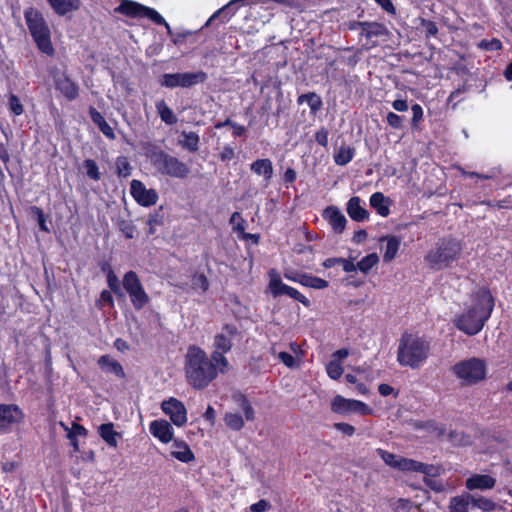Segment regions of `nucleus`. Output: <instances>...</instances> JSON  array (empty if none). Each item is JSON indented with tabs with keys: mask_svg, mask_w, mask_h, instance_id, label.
Instances as JSON below:
<instances>
[{
	"mask_svg": "<svg viewBox=\"0 0 512 512\" xmlns=\"http://www.w3.org/2000/svg\"><path fill=\"white\" fill-rule=\"evenodd\" d=\"M184 371L188 384L196 390L207 388L220 373L218 363L197 345L188 346L184 357Z\"/></svg>",
	"mask_w": 512,
	"mask_h": 512,
	"instance_id": "1",
	"label": "nucleus"
},
{
	"mask_svg": "<svg viewBox=\"0 0 512 512\" xmlns=\"http://www.w3.org/2000/svg\"><path fill=\"white\" fill-rule=\"evenodd\" d=\"M494 305V297L489 288H478L472 306L454 319L455 327L469 336L478 334L490 318Z\"/></svg>",
	"mask_w": 512,
	"mask_h": 512,
	"instance_id": "2",
	"label": "nucleus"
},
{
	"mask_svg": "<svg viewBox=\"0 0 512 512\" xmlns=\"http://www.w3.org/2000/svg\"><path fill=\"white\" fill-rule=\"evenodd\" d=\"M430 350L427 338L404 332L399 340L397 361L401 366L417 369L427 360Z\"/></svg>",
	"mask_w": 512,
	"mask_h": 512,
	"instance_id": "3",
	"label": "nucleus"
},
{
	"mask_svg": "<svg viewBox=\"0 0 512 512\" xmlns=\"http://www.w3.org/2000/svg\"><path fill=\"white\" fill-rule=\"evenodd\" d=\"M24 20L37 49L47 56H53L52 33L43 12L33 6L27 7L24 9Z\"/></svg>",
	"mask_w": 512,
	"mask_h": 512,
	"instance_id": "4",
	"label": "nucleus"
},
{
	"mask_svg": "<svg viewBox=\"0 0 512 512\" xmlns=\"http://www.w3.org/2000/svg\"><path fill=\"white\" fill-rule=\"evenodd\" d=\"M146 154L153 167L163 176L185 179L190 173V168L186 163L156 145H150Z\"/></svg>",
	"mask_w": 512,
	"mask_h": 512,
	"instance_id": "5",
	"label": "nucleus"
},
{
	"mask_svg": "<svg viewBox=\"0 0 512 512\" xmlns=\"http://www.w3.org/2000/svg\"><path fill=\"white\" fill-rule=\"evenodd\" d=\"M462 250L461 243L452 237L442 238L435 249L425 256V261L431 269L441 270L454 262Z\"/></svg>",
	"mask_w": 512,
	"mask_h": 512,
	"instance_id": "6",
	"label": "nucleus"
},
{
	"mask_svg": "<svg viewBox=\"0 0 512 512\" xmlns=\"http://www.w3.org/2000/svg\"><path fill=\"white\" fill-rule=\"evenodd\" d=\"M238 334V329L234 324L223 325L221 332L214 336L211 358L218 363L220 373L224 374L229 369V361L225 354L229 353L233 347V338Z\"/></svg>",
	"mask_w": 512,
	"mask_h": 512,
	"instance_id": "7",
	"label": "nucleus"
},
{
	"mask_svg": "<svg viewBox=\"0 0 512 512\" xmlns=\"http://www.w3.org/2000/svg\"><path fill=\"white\" fill-rule=\"evenodd\" d=\"M453 374L465 385H474L486 377V364L479 358L461 360L451 367Z\"/></svg>",
	"mask_w": 512,
	"mask_h": 512,
	"instance_id": "8",
	"label": "nucleus"
},
{
	"mask_svg": "<svg viewBox=\"0 0 512 512\" xmlns=\"http://www.w3.org/2000/svg\"><path fill=\"white\" fill-rule=\"evenodd\" d=\"M122 285L129 295L131 304L135 310L139 311L143 309L150 302V297L135 271L130 270L124 274Z\"/></svg>",
	"mask_w": 512,
	"mask_h": 512,
	"instance_id": "9",
	"label": "nucleus"
},
{
	"mask_svg": "<svg viewBox=\"0 0 512 512\" xmlns=\"http://www.w3.org/2000/svg\"><path fill=\"white\" fill-rule=\"evenodd\" d=\"M207 73L199 70L196 72L165 73L161 76L159 83L162 87L174 89L177 87L190 88L207 81Z\"/></svg>",
	"mask_w": 512,
	"mask_h": 512,
	"instance_id": "10",
	"label": "nucleus"
},
{
	"mask_svg": "<svg viewBox=\"0 0 512 512\" xmlns=\"http://www.w3.org/2000/svg\"><path fill=\"white\" fill-rule=\"evenodd\" d=\"M24 418L25 414L17 404L0 403V436L11 433Z\"/></svg>",
	"mask_w": 512,
	"mask_h": 512,
	"instance_id": "11",
	"label": "nucleus"
},
{
	"mask_svg": "<svg viewBox=\"0 0 512 512\" xmlns=\"http://www.w3.org/2000/svg\"><path fill=\"white\" fill-rule=\"evenodd\" d=\"M269 275H270L269 289H270V292L272 293L273 297L276 298L281 295H287L290 298L300 302L305 307H307V308L310 307V305H311L310 300L305 295H303L301 292H299L296 288L283 283L280 275L275 270H271Z\"/></svg>",
	"mask_w": 512,
	"mask_h": 512,
	"instance_id": "12",
	"label": "nucleus"
},
{
	"mask_svg": "<svg viewBox=\"0 0 512 512\" xmlns=\"http://www.w3.org/2000/svg\"><path fill=\"white\" fill-rule=\"evenodd\" d=\"M269 275H270L269 289H270V292L272 293L273 297L276 298L281 295H287L290 298L300 302L305 307H307V308L310 307V305H311L310 300L305 295H303L301 292H299L296 288L283 283L280 275L275 270H271Z\"/></svg>",
	"mask_w": 512,
	"mask_h": 512,
	"instance_id": "13",
	"label": "nucleus"
},
{
	"mask_svg": "<svg viewBox=\"0 0 512 512\" xmlns=\"http://www.w3.org/2000/svg\"><path fill=\"white\" fill-rule=\"evenodd\" d=\"M390 34L389 29L384 23L368 21L364 31L360 32L359 36L366 39L364 48L370 50L378 47L381 42L388 41Z\"/></svg>",
	"mask_w": 512,
	"mask_h": 512,
	"instance_id": "14",
	"label": "nucleus"
},
{
	"mask_svg": "<svg viewBox=\"0 0 512 512\" xmlns=\"http://www.w3.org/2000/svg\"><path fill=\"white\" fill-rule=\"evenodd\" d=\"M54 87L68 101H74L79 97V86L65 71L55 68L50 71Z\"/></svg>",
	"mask_w": 512,
	"mask_h": 512,
	"instance_id": "15",
	"label": "nucleus"
},
{
	"mask_svg": "<svg viewBox=\"0 0 512 512\" xmlns=\"http://www.w3.org/2000/svg\"><path fill=\"white\" fill-rule=\"evenodd\" d=\"M162 411L169 416L171 422L177 427H182L187 422V410L185 405L175 397H170L161 403Z\"/></svg>",
	"mask_w": 512,
	"mask_h": 512,
	"instance_id": "16",
	"label": "nucleus"
},
{
	"mask_svg": "<svg viewBox=\"0 0 512 512\" xmlns=\"http://www.w3.org/2000/svg\"><path fill=\"white\" fill-rule=\"evenodd\" d=\"M130 193L133 199L143 207L156 204L158 194L155 189H147L142 181L133 179L130 183Z\"/></svg>",
	"mask_w": 512,
	"mask_h": 512,
	"instance_id": "17",
	"label": "nucleus"
},
{
	"mask_svg": "<svg viewBox=\"0 0 512 512\" xmlns=\"http://www.w3.org/2000/svg\"><path fill=\"white\" fill-rule=\"evenodd\" d=\"M380 249L383 251V262L390 263L396 257L401 247V237L383 235L379 238Z\"/></svg>",
	"mask_w": 512,
	"mask_h": 512,
	"instance_id": "18",
	"label": "nucleus"
},
{
	"mask_svg": "<svg viewBox=\"0 0 512 512\" xmlns=\"http://www.w3.org/2000/svg\"><path fill=\"white\" fill-rule=\"evenodd\" d=\"M150 433L162 443H169L173 440L174 430L171 424L164 419L154 420L149 426Z\"/></svg>",
	"mask_w": 512,
	"mask_h": 512,
	"instance_id": "19",
	"label": "nucleus"
},
{
	"mask_svg": "<svg viewBox=\"0 0 512 512\" xmlns=\"http://www.w3.org/2000/svg\"><path fill=\"white\" fill-rule=\"evenodd\" d=\"M98 367L107 374H113L117 378L124 379L126 377L125 371L121 363L113 359L110 355L105 354L98 358Z\"/></svg>",
	"mask_w": 512,
	"mask_h": 512,
	"instance_id": "20",
	"label": "nucleus"
},
{
	"mask_svg": "<svg viewBox=\"0 0 512 512\" xmlns=\"http://www.w3.org/2000/svg\"><path fill=\"white\" fill-rule=\"evenodd\" d=\"M323 217L329 222L335 233H342L347 220L344 214L335 206H329L324 210Z\"/></svg>",
	"mask_w": 512,
	"mask_h": 512,
	"instance_id": "21",
	"label": "nucleus"
},
{
	"mask_svg": "<svg viewBox=\"0 0 512 512\" xmlns=\"http://www.w3.org/2000/svg\"><path fill=\"white\" fill-rule=\"evenodd\" d=\"M496 479L488 474H474L465 481V487L470 490H489L495 487Z\"/></svg>",
	"mask_w": 512,
	"mask_h": 512,
	"instance_id": "22",
	"label": "nucleus"
},
{
	"mask_svg": "<svg viewBox=\"0 0 512 512\" xmlns=\"http://www.w3.org/2000/svg\"><path fill=\"white\" fill-rule=\"evenodd\" d=\"M52 11L60 17L78 11L81 7V0H47Z\"/></svg>",
	"mask_w": 512,
	"mask_h": 512,
	"instance_id": "23",
	"label": "nucleus"
},
{
	"mask_svg": "<svg viewBox=\"0 0 512 512\" xmlns=\"http://www.w3.org/2000/svg\"><path fill=\"white\" fill-rule=\"evenodd\" d=\"M432 466L425 463L399 456L395 469L402 472H421L430 475Z\"/></svg>",
	"mask_w": 512,
	"mask_h": 512,
	"instance_id": "24",
	"label": "nucleus"
},
{
	"mask_svg": "<svg viewBox=\"0 0 512 512\" xmlns=\"http://www.w3.org/2000/svg\"><path fill=\"white\" fill-rule=\"evenodd\" d=\"M346 210L353 221L363 222L369 218V212L361 205V199L358 196L349 199Z\"/></svg>",
	"mask_w": 512,
	"mask_h": 512,
	"instance_id": "25",
	"label": "nucleus"
},
{
	"mask_svg": "<svg viewBox=\"0 0 512 512\" xmlns=\"http://www.w3.org/2000/svg\"><path fill=\"white\" fill-rule=\"evenodd\" d=\"M250 169L258 176H262L266 184H269L273 177V164L269 158L257 159L251 163Z\"/></svg>",
	"mask_w": 512,
	"mask_h": 512,
	"instance_id": "26",
	"label": "nucleus"
},
{
	"mask_svg": "<svg viewBox=\"0 0 512 512\" xmlns=\"http://www.w3.org/2000/svg\"><path fill=\"white\" fill-rule=\"evenodd\" d=\"M89 116L92 122L109 140H115L116 135L113 128L107 123L104 116L93 106L89 107Z\"/></svg>",
	"mask_w": 512,
	"mask_h": 512,
	"instance_id": "27",
	"label": "nucleus"
},
{
	"mask_svg": "<svg viewBox=\"0 0 512 512\" xmlns=\"http://www.w3.org/2000/svg\"><path fill=\"white\" fill-rule=\"evenodd\" d=\"M173 447L175 450L171 451V456L178 461L183 463H190L195 460L194 453L185 441L174 439Z\"/></svg>",
	"mask_w": 512,
	"mask_h": 512,
	"instance_id": "28",
	"label": "nucleus"
},
{
	"mask_svg": "<svg viewBox=\"0 0 512 512\" xmlns=\"http://www.w3.org/2000/svg\"><path fill=\"white\" fill-rule=\"evenodd\" d=\"M144 7L145 5L132 0H122L115 12L131 18H142Z\"/></svg>",
	"mask_w": 512,
	"mask_h": 512,
	"instance_id": "29",
	"label": "nucleus"
},
{
	"mask_svg": "<svg viewBox=\"0 0 512 512\" xmlns=\"http://www.w3.org/2000/svg\"><path fill=\"white\" fill-rule=\"evenodd\" d=\"M98 434L109 447H118V438L121 437V434L114 429L113 423L109 422L101 424L98 427Z\"/></svg>",
	"mask_w": 512,
	"mask_h": 512,
	"instance_id": "30",
	"label": "nucleus"
},
{
	"mask_svg": "<svg viewBox=\"0 0 512 512\" xmlns=\"http://www.w3.org/2000/svg\"><path fill=\"white\" fill-rule=\"evenodd\" d=\"M303 103L308 104L310 108V114L312 116H316L323 106L322 98L316 92H308L299 95L297 97V104L301 105Z\"/></svg>",
	"mask_w": 512,
	"mask_h": 512,
	"instance_id": "31",
	"label": "nucleus"
},
{
	"mask_svg": "<svg viewBox=\"0 0 512 512\" xmlns=\"http://www.w3.org/2000/svg\"><path fill=\"white\" fill-rule=\"evenodd\" d=\"M390 204V199L381 192H375L370 196L371 207L382 217H387L390 214Z\"/></svg>",
	"mask_w": 512,
	"mask_h": 512,
	"instance_id": "32",
	"label": "nucleus"
},
{
	"mask_svg": "<svg viewBox=\"0 0 512 512\" xmlns=\"http://www.w3.org/2000/svg\"><path fill=\"white\" fill-rule=\"evenodd\" d=\"M470 503H472V495L470 493L454 496L449 502V512H468Z\"/></svg>",
	"mask_w": 512,
	"mask_h": 512,
	"instance_id": "33",
	"label": "nucleus"
},
{
	"mask_svg": "<svg viewBox=\"0 0 512 512\" xmlns=\"http://www.w3.org/2000/svg\"><path fill=\"white\" fill-rule=\"evenodd\" d=\"M357 400L346 399L340 395L333 398L331 403V409L335 413L343 414L347 412H354Z\"/></svg>",
	"mask_w": 512,
	"mask_h": 512,
	"instance_id": "34",
	"label": "nucleus"
},
{
	"mask_svg": "<svg viewBox=\"0 0 512 512\" xmlns=\"http://www.w3.org/2000/svg\"><path fill=\"white\" fill-rule=\"evenodd\" d=\"M355 156V148L350 147L348 145H341L337 151L334 153V162L339 166H345L349 162L352 161V159Z\"/></svg>",
	"mask_w": 512,
	"mask_h": 512,
	"instance_id": "35",
	"label": "nucleus"
},
{
	"mask_svg": "<svg viewBox=\"0 0 512 512\" xmlns=\"http://www.w3.org/2000/svg\"><path fill=\"white\" fill-rule=\"evenodd\" d=\"M157 113L160 119L167 125H174L177 123L178 119L170 107L166 104V102L161 99L155 104Z\"/></svg>",
	"mask_w": 512,
	"mask_h": 512,
	"instance_id": "36",
	"label": "nucleus"
},
{
	"mask_svg": "<svg viewBox=\"0 0 512 512\" xmlns=\"http://www.w3.org/2000/svg\"><path fill=\"white\" fill-rule=\"evenodd\" d=\"M181 136L183 139L179 140V145L191 153H195L199 149L200 138L196 132L183 131Z\"/></svg>",
	"mask_w": 512,
	"mask_h": 512,
	"instance_id": "37",
	"label": "nucleus"
},
{
	"mask_svg": "<svg viewBox=\"0 0 512 512\" xmlns=\"http://www.w3.org/2000/svg\"><path fill=\"white\" fill-rule=\"evenodd\" d=\"M299 284L314 289H325L329 286L327 280L306 273L300 275Z\"/></svg>",
	"mask_w": 512,
	"mask_h": 512,
	"instance_id": "38",
	"label": "nucleus"
},
{
	"mask_svg": "<svg viewBox=\"0 0 512 512\" xmlns=\"http://www.w3.org/2000/svg\"><path fill=\"white\" fill-rule=\"evenodd\" d=\"M142 17H146L153 21L157 25L165 26L167 30V34L173 36L172 29L167 21L160 15L155 9L145 6L143 10Z\"/></svg>",
	"mask_w": 512,
	"mask_h": 512,
	"instance_id": "39",
	"label": "nucleus"
},
{
	"mask_svg": "<svg viewBox=\"0 0 512 512\" xmlns=\"http://www.w3.org/2000/svg\"><path fill=\"white\" fill-rule=\"evenodd\" d=\"M101 270L107 271V284L110 290L116 295H122L119 279L117 275L114 273V271L111 269L110 265L108 263H104L101 266Z\"/></svg>",
	"mask_w": 512,
	"mask_h": 512,
	"instance_id": "40",
	"label": "nucleus"
},
{
	"mask_svg": "<svg viewBox=\"0 0 512 512\" xmlns=\"http://www.w3.org/2000/svg\"><path fill=\"white\" fill-rule=\"evenodd\" d=\"M224 421L226 426L233 431H240L245 425L244 419L239 413H226Z\"/></svg>",
	"mask_w": 512,
	"mask_h": 512,
	"instance_id": "41",
	"label": "nucleus"
},
{
	"mask_svg": "<svg viewBox=\"0 0 512 512\" xmlns=\"http://www.w3.org/2000/svg\"><path fill=\"white\" fill-rule=\"evenodd\" d=\"M116 174L119 178H128L131 175L132 167L126 156H119L115 161Z\"/></svg>",
	"mask_w": 512,
	"mask_h": 512,
	"instance_id": "42",
	"label": "nucleus"
},
{
	"mask_svg": "<svg viewBox=\"0 0 512 512\" xmlns=\"http://www.w3.org/2000/svg\"><path fill=\"white\" fill-rule=\"evenodd\" d=\"M378 262V255L376 253H370L357 263V269H359L362 273L367 274Z\"/></svg>",
	"mask_w": 512,
	"mask_h": 512,
	"instance_id": "43",
	"label": "nucleus"
},
{
	"mask_svg": "<svg viewBox=\"0 0 512 512\" xmlns=\"http://www.w3.org/2000/svg\"><path fill=\"white\" fill-rule=\"evenodd\" d=\"M448 439L456 446H467L471 444L470 436L462 431L451 430L448 434Z\"/></svg>",
	"mask_w": 512,
	"mask_h": 512,
	"instance_id": "44",
	"label": "nucleus"
},
{
	"mask_svg": "<svg viewBox=\"0 0 512 512\" xmlns=\"http://www.w3.org/2000/svg\"><path fill=\"white\" fill-rule=\"evenodd\" d=\"M192 289L199 290L202 293H205L209 290V281L207 276L204 273H195L192 275Z\"/></svg>",
	"mask_w": 512,
	"mask_h": 512,
	"instance_id": "45",
	"label": "nucleus"
},
{
	"mask_svg": "<svg viewBox=\"0 0 512 512\" xmlns=\"http://www.w3.org/2000/svg\"><path fill=\"white\" fill-rule=\"evenodd\" d=\"M237 402L244 412L245 419L247 421H253L255 419V411L247 396L240 394L237 398Z\"/></svg>",
	"mask_w": 512,
	"mask_h": 512,
	"instance_id": "46",
	"label": "nucleus"
},
{
	"mask_svg": "<svg viewBox=\"0 0 512 512\" xmlns=\"http://www.w3.org/2000/svg\"><path fill=\"white\" fill-rule=\"evenodd\" d=\"M83 167L86 171V175L94 181H99L101 179V173L99 171V167L95 160L93 159H85L83 162Z\"/></svg>",
	"mask_w": 512,
	"mask_h": 512,
	"instance_id": "47",
	"label": "nucleus"
},
{
	"mask_svg": "<svg viewBox=\"0 0 512 512\" xmlns=\"http://www.w3.org/2000/svg\"><path fill=\"white\" fill-rule=\"evenodd\" d=\"M30 211L33 217L37 220L40 230L49 233L50 229L47 225L46 215L42 208L38 206H31Z\"/></svg>",
	"mask_w": 512,
	"mask_h": 512,
	"instance_id": "48",
	"label": "nucleus"
},
{
	"mask_svg": "<svg viewBox=\"0 0 512 512\" xmlns=\"http://www.w3.org/2000/svg\"><path fill=\"white\" fill-rule=\"evenodd\" d=\"M472 504L483 512H491L496 509V503L484 496H479L477 498L472 496Z\"/></svg>",
	"mask_w": 512,
	"mask_h": 512,
	"instance_id": "49",
	"label": "nucleus"
},
{
	"mask_svg": "<svg viewBox=\"0 0 512 512\" xmlns=\"http://www.w3.org/2000/svg\"><path fill=\"white\" fill-rule=\"evenodd\" d=\"M162 207L159 208V210L154 211V213H151L149 215L147 224L149 225V233L154 234L155 233V226H162L164 224V216L161 213Z\"/></svg>",
	"mask_w": 512,
	"mask_h": 512,
	"instance_id": "50",
	"label": "nucleus"
},
{
	"mask_svg": "<svg viewBox=\"0 0 512 512\" xmlns=\"http://www.w3.org/2000/svg\"><path fill=\"white\" fill-rule=\"evenodd\" d=\"M328 376L333 380H338L343 374V367L337 360H332L326 365Z\"/></svg>",
	"mask_w": 512,
	"mask_h": 512,
	"instance_id": "51",
	"label": "nucleus"
},
{
	"mask_svg": "<svg viewBox=\"0 0 512 512\" xmlns=\"http://www.w3.org/2000/svg\"><path fill=\"white\" fill-rule=\"evenodd\" d=\"M8 107L10 112L15 116H20L24 113V107L20 102V99L15 94H10L8 98Z\"/></svg>",
	"mask_w": 512,
	"mask_h": 512,
	"instance_id": "52",
	"label": "nucleus"
},
{
	"mask_svg": "<svg viewBox=\"0 0 512 512\" xmlns=\"http://www.w3.org/2000/svg\"><path fill=\"white\" fill-rule=\"evenodd\" d=\"M421 26L424 30V35L426 39L435 37L438 34V26L436 22L432 20L421 19Z\"/></svg>",
	"mask_w": 512,
	"mask_h": 512,
	"instance_id": "53",
	"label": "nucleus"
},
{
	"mask_svg": "<svg viewBox=\"0 0 512 512\" xmlns=\"http://www.w3.org/2000/svg\"><path fill=\"white\" fill-rule=\"evenodd\" d=\"M478 47L486 51H498L502 49L503 45L499 39L493 38L491 40H481Z\"/></svg>",
	"mask_w": 512,
	"mask_h": 512,
	"instance_id": "54",
	"label": "nucleus"
},
{
	"mask_svg": "<svg viewBox=\"0 0 512 512\" xmlns=\"http://www.w3.org/2000/svg\"><path fill=\"white\" fill-rule=\"evenodd\" d=\"M377 454L380 456V458L390 467L395 468L396 463L398 461L399 456L388 452L387 450H384L382 448L376 449Z\"/></svg>",
	"mask_w": 512,
	"mask_h": 512,
	"instance_id": "55",
	"label": "nucleus"
},
{
	"mask_svg": "<svg viewBox=\"0 0 512 512\" xmlns=\"http://www.w3.org/2000/svg\"><path fill=\"white\" fill-rule=\"evenodd\" d=\"M412 120L411 125L413 128L418 127V124L423 120V108L420 104L415 103L411 106Z\"/></svg>",
	"mask_w": 512,
	"mask_h": 512,
	"instance_id": "56",
	"label": "nucleus"
},
{
	"mask_svg": "<svg viewBox=\"0 0 512 512\" xmlns=\"http://www.w3.org/2000/svg\"><path fill=\"white\" fill-rule=\"evenodd\" d=\"M342 50L344 51H352L354 52L353 55L351 56H348L344 59L345 63L351 67V68H354L358 62L360 61V53H361V49H356L355 47L353 46H350V47H345L343 48Z\"/></svg>",
	"mask_w": 512,
	"mask_h": 512,
	"instance_id": "57",
	"label": "nucleus"
},
{
	"mask_svg": "<svg viewBox=\"0 0 512 512\" xmlns=\"http://www.w3.org/2000/svg\"><path fill=\"white\" fill-rule=\"evenodd\" d=\"M386 122L393 129L398 130L403 128V117L394 112L387 113Z\"/></svg>",
	"mask_w": 512,
	"mask_h": 512,
	"instance_id": "58",
	"label": "nucleus"
},
{
	"mask_svg": "<svg viewBox=\"0 0 512 512\" xmlns=\"http://www.w3.org/2000/svg\"><path fill=\"white\" fill-rule=\"evenodd\" d=\"M87 434H88V431L83 425H81L77 422H73L72 427L67 434V437H68V439H72L77 436L85 437V436H87Z\"/></svg>",
	"mask_w": 512,
	"mask_h": 512,
	"instance_id": "59",
	"label": "nucleus"
},
{
	"mask_svg": "<svg viewBox=\"0 0 512 512\" xmlns=\"http://www.w3.org/2000/svg\"><path fill=\"white\" fill-rule=\"evenodd\" d=\"M315 141L322 147L326 148L328 146V136L329 131L326 127H321L316 133H315Z\"/></svg>",
	"mask_w": 512,
	"mask_h": 512,
	"instance_id": "60",
	"label": "nucleus"
},
{
	"mask_svg": "<svg viewBox=\"0 0 512 512\" xmlns=\"http://www.w3.org/2000/svg\"><path fill=\"white\" fill-rule=\"evenodd\" d=\"M121 232L124 234V236L127 239H132L134 237L135 233V226L132 224V222L129 221H122L119 226Z\"/></svg>",
	"mask_w": 512,
	"mask_h": 512,
	"instance_id": "61",
	"label": "nucleus"
},
{
	"mask_svg": "<svg viewBox=\"0 0 512 512\" xmlns=\"http://www.w3.org/2000/svg\"><path fill=\"white\" fill-rule=\"evenodd\" d=\"M333 427L342 432L346 436H352L355 433V427L351 424L344 423V422H337L334 423Z\"/></svg>",
	"mask_w": 512,
	"mask_h": 512,
	"instance_id": "62",
	"label": "nucleus"
},
{
	"mask_svg": "<svg viewBox=\"0 0 512 512\" xmlns=\"http://www.w3.org/2000/svg\"><path fill=\"white\" fill-rule=\"evenodd\" d=\"M279 360L287 367L293 368L296 366V360L292 354L282 351L278 355Z\"/></svg>",
	"mask_w": 512,
	"mask_h": 512,
	"instance_id": "63",
	"label": "nucleus"
},
{
	"mask_svg": "<svg viewBox=\"0 0 512 512\" xmlns=\"http://www.w3.org/2000/svg\"><path fill=\"white\" fill-rule=\"evenodd\" d=\"M269 508L270 503L265 499H261L250 506L251 512H265Z\"/></svg>",
	"mask_w": 512,
	"mask_h": 512,
	"instance_id": "64",
	"label": "nucleus"
}]
</instances>
